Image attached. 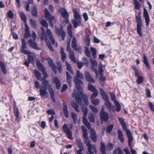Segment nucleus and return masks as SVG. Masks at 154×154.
Returning a JSON list of instances; mask_svg holds the SVG:
<instances>
[{"instance_id":"f257e3e1","label":"nucleus","mask_w":154,"mask_h":154,"mask_svg":"<svg viewBox=\"0 0 154 154\" xmlns=\"http://www.w3.org/2000/svg\"><path fill=\"white\" fill-rule=\"evenodd\" d=\"M36 62L38 69L42 72L43 75V78L40 80L42 82L40 90V95L42 97L47 98L48 96V94L47 91L46 89L47 88H48L52 100L55 102L54 91L52 89L51 85L49 84V82L45 79L48 76L45 71V69L39 60H36Z\"/></svg>"},{"instance_id":"f03ea898","label":"nucleus","mask_w":154,"mask_h":154,"mask_svg":"<svg viewBox=\"0 0 154 154\" xmlns=\"http://www.w3.org/2000/svg\"><path fill=\"white\" fill-rule=\"evenodd\" d=\"M83 136L84 138V142L88 147V154H94L93 152L95 153L97 152V149L94 145L91 144V141L88 137L87 131H83Z\"/></svg>"},{"instance_id":"7ed1b4c3","label":"nucleus","mask_w":154,"mask_h":154,"mask_svg":"<svg viewBox=\"0 0 154 154\" xmlns=\"http://www.w3.org/2000/svg\"><path fill=\"white\" fill-rule=\"evenodd\" d=\"M73 97H75L76 101L80 105L82 104V100L81 98V97L83 99L84 103L88 105V101L86 96L82 93H79V94L76 93L75 95V93L72 94Z\"/></svg>"},{"instance_id":"20e7f679","label":"nucleus","mask_w":154,"mask_h":154,"mask_svg":"<svg viewBox=\"0 0 154 154\" xmlns=\"http://www.w3.org/2000/svg\"><path fill=\"white\" fill-rule=\"evenodd\" d=\"M45 18L47 20H49V22L50 26L53 27L54 25L53 23H55L56 22L57 20L54 16H52L50 13L47 8H45Z\"/></svg>"},{"instance_id":"39448f33","label":"nucleus","mask_w":154,"mask_h":154,"mask_svg":"<svg viewBox=\"0 0 154 154\" xmlns=\"http://www.w3.org/2000/svg\"><path fill=\"white\" fill-rule=\"evenodd\" d=\"M32 36L33 40L32 39H29L28 42V45L34 49L39 50V48L37 47V44L35 42L37 38V35L35 32H32Z\"/></svg>"},{"instance_id":"423d86ee","label":"nucleus","mask_w":154,"mask_h":154,"mask_svg":"<svg viewBox=\"0 0 154 154\" xmlns=\"http://www.w3.org/2000/svg\"><path fill=\"white\" fill-rule=\"evenodd\" d=\"M63 130L68 139L71 140L73 139L72 132L71 130L68 128L67 125L66 124H64L63 125Z\"/></svg>"},{"instance_id":"0eeeda50","label":"nucleus","mask_w":154,"mask_h":154,"mask_svg":"<svg viewBox=\"0 0 154 154\" xmlns=\"http://www.w3.org/2000/svg\"><path fill=\"white\" fill-rule=\"evenodd\" d=\"M136 20L137 23V32L140 36H142V34L141 32V28L142 26V22L140 17H136Z\"/></svg>"},{"instance_id":"6e6552de","label":"nucleus","mask_w":154,"mask_h":154,"mask_svg":"<svg viewBox=\"0 0 154 154\" xmlns=\"http://www.w3.org/2000/svg\"><path fill=\"white\" fill-rule=\"evenodd\" d=\"M74 81L75 83L76 88L78 91V92L82 93L83 91V90L80 85L82 84V82L80 79H79L77 77H75V78Z\"/></svg>"},{"instance_id":"1a4fd4ad","label":"nucleus","mask_w":154,"mask_h":154,"mask_svg":"<svg viewBox=\"0 0 154 154\" xmlns=\"http://www.w3.org/2000/svg\"><path fill=\"white\" fill-rule=\"evenodd\" d=\"M132 69L133 70L134 72L135 75L137 76L138 77L136 81L137 84H141L143 82V78L142 76L139 75L137 70L135 66H132Z\"/></svg>"},{"instance_id":"9d476101","label":"nucleus","mask_w":154,"mask_h":154,"mask_svg":"<svg viewBox=\"0 0 154 154\" xmlns=\"http://www.w3.org/2000/svg\"><path fill=\"white\" fill-rule=\"evenodd\" d=\"M100 116L101 120V123L102 125L103 124V121L106 122L108 120L109 118V115L108 113L106 112L100 113Z\"/></svg>"},{"instance_id":"9b49d317","label":"nucleus","mask_w":154,"mask_h":154,"mask_svg":"<svg viewBox=\"0 0 154 154\" xmlns=\"http://www.w3.org/2000/svg\"><path fill=\"white\" fill-rule=\"evenodd\" d=\"M143 10V17L145 19L146 25L147 26H148L149 25V17L146 10L145 8H144Z\"/></svg>"},{"instance_id":"f8f14e48","label":"nucleus","mask_w":154,"mask_h":154,"mask_svg":"<svg viewBox=\"0 0 154 154\" xmlns=\"http://www.w3.org/2000/svg\"><path fill=\"white\" fill-rule=\"evenodd\" d=\"M128 138V144L129 146L131 147V142L133 140V137L130 130H128L125 131Z\"/></svg>"},{"instance_id":"ddd939ff","label":"nucleus","mask_w":154,"mask_h":154,"mask_svg":"<svg viewBox=\"0 0 154 154\" xmlns=\"http://www.w3.org/2000/svg\"><path fill=\"white\" fill-rule=\"evenodd\" d=\"M90 62L91 63V68L92 70L96 73L97 74V62L94 60H93L92 59H90Z\"/></svg>"},{"instance_id":"4468645a","label":"nucleus","mask_w":154,"mask_h":154,"mask_svg":"<svg viewBox=\"0 0 154 154\" xmlns=\"http://www.w3.org/2000/svg\"><path fill=\"white\" fill-rule=\"evenodd\" d=\"M48 61L49 66L51 67L52 70L55 74L57 73V71L56 69L55 66L52 60L50 57L48 59Z\"/></svg>"},{"instance_id":"2eb2a0df","label":"nucleus","mask_w":154,"mask_h":154,"mask_svg":"<svg viewBox=\"0 0 154 154\" xmlns=\"http://www.w3.org/2000/svg\"><path fill=\"white\" fill-rule=\"evenodd\" d=\"M47 33L49 38L52 42V45H54L55 43V39L52 35L51 32L50 30L49 29H47Z\"/></svg>"},{"instance_id":"dca6fc26","label":"nucleus","mask_w":154,"mask_h":154,"mask_svg":"<svg viewBox=\"0 0 154 154\" xmlns=\"http://www.w3.org/2000/svg\"><path fill=\"white\" fill-rule=\"evenodd\" d=\"M85 76L86 80L88 82L92 83H94L95 82V80L93 78L88 72H85Z\"/></svg>"},{"instance_id":"f3484780","label":"nucleus","mask_w":154,"mask_h":154,"mask_svg":"<svg viewBox=\"0 0 154 154\" xmlns=\"http://www.w3.org/2000/svg\"><path fill=\"white\" fill-rule=\"evenodd\" d=\"M41 29L42 33V34L40 36V38L42 41L45 40V41H47L48 40V37L46 33L45 30L42 27L41 28Z\"/></svg>"},{"instance_id":"a211bd4d","label":"nucleus","mask_w":154,"mask_h":154,"mask_svg":"<svg viewBox=\"0 0 154 154\" xmlns=\"http://www.w3.org/2000/svg\"><path fill=\"white\" fill-rule=\"evenodd\" d=\"M60 11L62 17L64 18L68 17L69 14L64 8H61L60 9Z\"/></svg>"},{"instance_id":"6ab92c4d","label":"nucleus","mask_w":154,"mask_h":154,"mask_svg":"<svg viewBox=\"0 0 154 154\" xmlns=\"http://www.w3.org/2000/svg\"><path fill=\"white\" fill-rule=\"evenodd\" d=\"M25 33L24 35V37L25 38H27L29 37H31V35L30 33L29 28L28 25L26 24L25 25Z\"/></svg>"},{"instance_id":"aec40b11","label":"nucleus","mask_w":154,"mask_h":154,"mask_svg":"<svg viewBox=\"0 0 154 154\" xmlns=\"http://www.w3.org/2000/svg\"><path fill=\"white\" fill-rule=\"evenodd\" d=\"M63 113L65 117L67 118L69 116V114L67 106L64 102H63Z\"/></svg>"},{"instance_id":"412c9836","label":"nucleus","mask_w":154,"mask_h":154,"mask_svg":"<svg viewBox=\"0 0 154 154\" xmlns=\"http://www.w3.org/2000/svg\"><path fill=\"white\" fill-rule=\"evenodd\" d=\"M90 137L94 142H96L97 141V136L95 130L92 129L91 130V134Z\"/></svg>"},{"instance_id":"4be33fe9","label":"nucleus","mask_w":154,"mask_h":154,"mask_svg":"<svg viewBox=\"0 0 154 154\" xmlns=\"http://www.w3.org/2000/svg\"><path fill=\"white\" fill-rule=\"evenodd\" d=\"M74 27L75 28H76L78 26L81 25V20H76L73 19L72 21Z\"/></svg>"},{"instance_id":"5701e85b","label":"nucleus","mask_w":154,"mask_h":154,"mask_svg":"<svg viewBox=\"0 0 154 154\" xmlns=\"http://www.w3.org/2000/svg\"><path fill=\"white\" fill-rule=\"evenodd\" d=\"M71 46L73 49L76 51L78 50L77 47V43L76 38L73 37L72 41Z\"/></svg>"},{"instance_id":"b1692460","label":"nucleus","mask_w":154,"mask_h":154,"mask_svg":"<svg viewBox=\"0 0 154 154\" xmlns=\"http://www.w3.org/2000/svg\"><path fill=\"white\" fill-rule=\"evenodd\" d=\"M74 14V19L76 20H82V18L79 13L76 11V10L74 9L73 10Z\"/></svg>"},{"instance_id":"393cba45","label":"nucleus","mask_w":154,"mask_h":154,"mask_svg":"<svg viewBox=\"0 0 154 154\" xmlns=\"http://www.w3.org/2000/svg\"><path fill=\"white\" fill-rule=\"evenodd\" d=\"M54 82L56 84V88L58 89H60L61 86L60 81L57 77H55L54 78Z\"/></svg>"},{"instance_id":"a878e982","label":"nucleus","mask_w":154,"mask_h":154,"mask_svg":"<svg viewBox=\"0 0 154 154\" xmlns=\"http://www.w3.org/2000/svg\"><path fill=\"white\" fill-rule=\"evenodd\" d=\"M118 134L119 139L122 143L123 142L125 139L122 131L120 129L118 130Z\"/></svg>"},{"instance_id":"bb28decb","label":"nucleus","mask_w":154,"mask_h":154,"mask_svg":"<svg viewBox=\"0 0 154 154\" xmlns=\"http://www.w3.org/2000/svg\"><path fill=\"white\" fill-rule=\"evenodd\" d=\"M60 29L57 28H55V31L57 35H61L65 33V32L63 30L62 26L60 25Z\"/></svg>"},{"instance_id":"cd10ccee","label":"nucleus","mask_w":154,"mask_h":154,"mask_svg":"<svg viewBox=\"0 0 154 154\" xmlns=\"http://www.w3.org/2000/svg\"><path fill=\"white\" fill-rule=\"evenodd\" d=\"M14 113L16 117V121L17 122L20 121V118L19 117V112L18 109L16 108L14 109Z\"/></svg>"},{"instance_id":"c85d7f7f","label":"nucleus","mask_w":154,"mask_h":154,"mask_svg":"<svg viewBox=\"0 0 154 154\" xmlns=\"http://www.w3.org/2000/svg\"><path fill=\"white\" fill-rule=\"evenodd\" d=\"M28 2H26L25 3L24 5V7L25 8V9L27 11H30L29 9V4H33V0H28Z\"/></svg>"},{"instance_id":"c756f323","label":"nucleus","mask_w":154,"mask_h":154,"mask_svg":"<svg viewBox=\"0 0 154 154\" xmlns=\"http://www.w3.org/2000/svg\"><path fill=\"white\" fill-rule=\"evenodd\" d=\"M119 119L124 130L125 131L128 130L127 129L126 124L125 122L124 119L121 118H119Z\"/></svg>"},{"instance_id":"7c9ffc66","label":"nucleus","mask_w":154,"mask_h":154,"mask_svg":"<svg viewBox=\"0 0 154 154\" xmlns=\"http://www.w3.org/2000/svg\"><path fill=\"white\" fill-rule=\"evenodd\" d=\"M72 26L71 23H69L68 26L67 28V32L69 36L71 38L73 36L72 33Z\"/></svg>"},{"instance_id":"2f4dec72","label":"nucleus","mask_w":154,"mask_h":154,"mask_svg":"<svg viewBox=\"0 0 154 154\" xmlns=\"http://www.w3.org/2000/svg\"><path fill=\"white\" fill-rule=\"evenodd\" d=\"M143 62L146 67L149 69H150V65L149 64L147 58L145 54H143Z\"/></svg>"},{"instance_id":"473e14b6","label":"nucleus","mask_w":154,"mask_h":154,"mask_svg":"<svg viewBox=\"0 0 154 154\" xmlns=\"http://www.w3.org/2000/svg\"><path fill=\"white\" fill-rule=\"evenodd\" d=\"M66 79L68 84L69 86H71L72 83V76L68 72H66Z\"/></svg>"},{"instance_id":"72a5a7b5","label":"nucleus","mask_w":154,"mask_h":154,"mask_svg":"<svg viewBox=\"0 0 154 154\" xmlns=\"http://www.w3.org/2000/svg\"><path fill=\"white\" fill-rule=\"evenodd\" d=\"M0 66L2 72L6 74L7 73L6 69L5 64L3 62L0 60Z\"/></svg>"},{"instance_id":"f704fd0d","label":"nucleus","mask_w":154,"mask_h":154,"mask_svg":"<svg viewBox=\"0 0 154 154\" xmlns=\"http://www.w3.org/2000/svg\"><path fill=\"white\" fill-rule=\"evenodd\" d=\"M35 56L34 54H30L28 55V59L27 60L29 61V62L31 63L32 64H34V59Z\"/></svg>"},{"instance_id":"c9c22d12","label":"nucleus","mask_w":154,"mask_h":154,"mask_svg":"<svg viewBox=\"0 0 154 154\" xmlns=\"http://www.w3.org/2000/svg\"><path fill=\"white\" fill-rule=\"evenodd\" d=\"M100 151L102 154H106V148L104 143L103 142H100Z\"/></svg>"},{"instance_id":"e433bc0d","label":"nucleus","mask_w":154,"mask_h":154,"mask_svg":"<svg viewBox=\"0 0 154 154\" xmlns=\"http://www.w3.org/2000/svg\"><path fill=\"white\" fill-rule=\"evenodd\" d=\"M76 143L79 149H84L83 143L80 139L77 140Z\"/></svg>"},{"instance_id":"4c0bfd02","label":"nucleus","mask_w":154,"mask_h":154,"mask_svg":"<svg viewBox=\"0 0 154 154\" xmlns=\"http://www.w3.org/2000/svg\"><path fill=\"white\" fill-rule=\"evenodd\" d=\"M61 53L62 56V60L63 61H64L66 59V53L64 52V49L63 48H61Z\"/></svg>"},{"instance_id":"58836bf2","label":"nucleus","mask_w":154,"mask_h":154,"mask_svg":"<svg viewBox=\"0 0 154 154\" xmlns=\"http://www.w3.org/2000/svg\"><path fill=\"white\" fill-rule=\"evenodd\" d=\"M66 64L67 66V70L69 71L71 74H73L74 73L71 68L70 65L66 61Z\"/></svg>"},{"instance_id":"ea45409f","label":"nucleus","mask_w":154,"mask_h":154,"mask_svg":"<svg viewBox=\"0 0 154 154\" xmlns=\"http://www.w3.org/2000/svg\"><path fill=\"white\" fill-rule=\"evenodd\" d=\"M105 105L106 108L109 111H111L112 110V106L111 104L109 102V100L107 101H106L105 103Z\"/></svg>"},{"instance_id":"a19ab883","label":"nucleus","mask_w":154,"mask_h":154,"mask_svg":"<svg viewBox=\"0 0 154 154\" xmlns=\"http://www.w3.org/2000/svg\"><path fill=\"white\" fill-rule=\"evenodd\" d=\"M134 4L135 5V8L137 10H139L141 7V5L139 2L136 0H134Z\"/></svg>"},{"instance_id":"79ce46f5","label":"nucleus","mask_w":154,"mask_h":154,"mask_svg":"<svg viewBox=\"0 0 154 154\" xmlns=\"http://www.w3.org/2000/svg\"><path fill=\"white\" fill-rule=\"evenodd\" d=\"M88 89L90 91L92 92L95 91L96 90H97L95 87L90 83L88 84Z\"/></svg>"},{"instance_id":"37998d69","label":"nucleus","mask_w":154,"mask_h":154,"mask_svg":"<svg viewBox=\"0 0 154 154\" xmlns=\"http://www.w3.org/2000/svg\"><path fill=\"white\" fill-rule=\"evenodd\" d=\"M47 40H48L47 41H45L46 42V44L48 46V47L51 51L54 52V50L53 48L52 47L51 44L48 38H47Z\"/></svg>"},{"instance_id":"c03bdc74","label":"nucleus","mask_w":154,"mask_h":154,"mask_svg":"<svg viewBox=\"0 0 154 154\" xmlns=\"http://www.w3.org/2000/svg\"><path fill=\"white\" fill-rule=\"evenodd\" d=\"M20 14L21 20L24 22V23H26V18L24 13L23 12H20Z\"/></svg>"},{"instance_id":"a18cd8bd","label":"nucleus","mask_w":154,"mask_h":154,"mask_svg":"<svg viewBox=\"0 0 154 154\" xmlns=\"http://www.w3.org/2000/svg\"><path fill=\"white\" fill-rule=\"evenodd\" d=\"M34 72L35 74L37 79L38 80H39L41 77V74L36 69L34 70Z\"/></svg>"},{"instance_id":"49530a36","label":"nucleus","mask_w":154,"mask_h":154,"mask_svg":"<svg viewBox=\"0 0 154 154\" xmlns=\"http://www.w3.org/2000/svg\"><path fill=\"white\" fill-rule=\"evenodd\" d=\"M88 119L90 122L94 123L95 122L94 117L93 113H90L88 115Z\"/></svg>"},{"instance_id":"de8ad7c7","label":"nucleus","mask_w":154,"mask_h":154,"mask_svg":"<svg viewBox=\"0 0 154 154\" xmlns=\"http://www.w3.org/2000/svg\"><path fill=\"white\" fill-rule=\"evenodd\" d=\"M32 14L34 17H37V11L35 6H34L33 7L32 11Z\"/></svg>"},{"instance_id":"09e8293b","label":"nucleus","mask_w":154,"mask_h":154,"mask_svg":"<svg viewBox=\"0 0 154 154\" xmlns=\"http://www.w3.org/2000/svg\"><path fill=\"white\" fill-rule=\"evenodd\" d=\"M71 116L72 118L74 123H75L77 121V115L76 114L74 113L73 112H72Z\"/></svg>"},{"instance_id":"8fccbe9b","label":"nucleus","mask_w":154,"mask_h":154,"mask_svg":"<svg viewBox=\"0 0 154 154\" xmlns=\"http://www.w3.org/2000/svg\"><path fill=\"white\" fill-rule=\"evenodd\" d=\"M69 57L72 61L75 63L76 62V59L74 56V52H71L69 54Z\"/></svg>"},{"instance_id":"3c124183","label":"nucleus","mask_w":154,"mask_h":154,"mask_svg":"<svg viewBox=\"0 0 154 154\" xmlns=\"http://www.w3.org/2000/svg\"><path fill=\"white\" fill-rule=\"evenodd\" d=\"M72 107L74 108L75 110L77 112H79V110L78 109V105L75 102H72L71 103Z\"/></svg>"},{"instance_id":"603ef678","label":"nucleus","mask_w":154,"mask_h":154,"mask_svg":"<svg viewBox=\"0 0 154 154\" xmlns=\"http://www.w3.org/2000/svg\"><path fill=\"white\" fill-rule=\"evenodd\" d=\"M84 40L85 42L86 43V45L88 47L90 43V40L88 36H86L84 38Z\"/></svg>"},{"instance_id":"864d4df0","label":"nucleus","mask_w":154,"mask_h":154,"mask_svg":"<svg viewBox=\"0 0 154 154\" xmlns=\"http://www.w3.org/2000/svg\"><path fill=\"white\" fill-rule=\"evenodd\" d=\"M118 152V154H123L120 148L118 147L117 149H115L113 152V154H117V152Z\"/></svg>"},{"instance_id":"5fc2aeb1","label":"nucleus","mask_w":154,"mask_h":154,"mask_svg":"<svg viewBox=\"0 0 154 154\" xmlns=\"http://www.w3.org/2000/svg\"><path fill=\"white\" fill-rule=\"evenodd\" d=\"M91 101L94 105L96 106L99 105L100 103V100L98 99L91 100Z\"/></svg>"},{"instance_id":"6e6d98bb","label":"nucleus","mask_w":154,"mask_h":154,"mask_svg":"<svg viewBox=\"0 0 154 154\" xmlns=\"http://www.w3.org/2000/svg\"><path fill=\"white\" fill-rule=\"evenodd\" d=\"M76 75L78 78H79L81 79H84V76L83 74L78 70L77 71Z\"/></svg>"},{"instance_id":"4d7b16f0","label":"nucleus","mask_w":154,"mask_h":154,"mask_svg":"<svg viewBox=\"0 0 154 154\" xmlns=\"http://www.w3.org/2000/svg\"><path fill=\"white\" fill-rule=\"evenodd\" d=\"M85 52L86 53V56L89 57H91V54L88 48V47H85Z\"/></svg>"},{"instance_id":"13d9d810","label":"nucleus","mask_w":154,"mask_h":154,"mask_svg":"<svg viewBox=\"0 0 154 154\" xmlns=\"http://www.w3.org/2000/svg\"><path fill=\"white\" fill-rule=\"evenodd\" d=\"M41 25L46 28H48V25L45 20H42L41 21Z\"/></svg>"},{"instance_id":"bf43d9fd","label":"nucleus","mask_w":154,"mask_h":154,"mask_svg":"<svg viewBox=\"0 0 154 154\" xmlns=\"http://www.w3.org/2000/svg\"><path fill=\"white\" fill-rule=\"evenodd\" d=\"M94 93L92 94L91 96V98L92 100H93V98H95L98 95V93L97 90H96L95 91L93 92Z\"/></svg>"},{"instance_id":"052dcab7","label":"nucleus","mask_w":154,"mask_h":154,"mask_svg":"<svg viewBox=\"0 0 154 154\" xmlns=\"http://www.w3.org/2000/svg\"><path fill=\"white\" fill-rule=\"evenodd\" d=\"M115 104L117 107L116 111L118 112L120 111L121 110V106L119 102H115Z\"/></svg>"},{"instance_id":"680f3d73","label":"nucleus","mask_w":154,"mask_h":154,"mask_svg":"<svg viewBox=\"0 0 154 154\" xmlns=\"http://www.w3.org/2000/svg\"><path fill=\"white\" fill-rule=\"evenodd\" d=\"M110 94L111 100L114 102V103H115V102H118L116 100L115 94H114L111 93H110Z\"/></svg>"},{"instance_id":"e2e57ef3","label":"nucleus","mask_w":154,"mask_h":154,"mask_svg":"<svg viewBox=\"0 0 154 154\" xmlns=\"http://www.w3.org/2000/svg\"><path fill=\"white\" fill-rule=\"evenodd\" d=\"M84 125L88 129H90L91 128V126L90 123L88 121V120H85L83 121Z\"/></svg>"},{"instance_id":"0e129e2a","label":"nucleus","mask_w":154,"mask_h":154,"mask_svg":"<svg viewBox=\"0 0 154 154\" xmlns=\"http://www.w3.org/2000/svg\"><path fill=\"white\" fill-rule=\"evenodd\" d=\"M113 126V125H111L108 126L106 129V131L107 133H110L112 130Z\"/></svg>"},{"instance_id":"69168bd1","label":"nucleus","mask_w":154,"mask_h":154,"mask_svg":"<svg viewBox=\"0 0 154 154\" xmlns=\"http://www.w3.org/2000/svg\"><path fill=\"white\" fill-rule=\"evenodd\" d=\"M90 107L92 111L94 113H96L98 112V110L94 106L90 105Z\"/></svg>"},{"instance_id":"338daca9","label":"nucleus","mask_w":154,"mask_h":154,"mask_svg":"<svg viewBox=\"0 0 154 154\" xmlns=\"http://www.w3.org/2000/svg\"><path fill=\"white\" fill-rule=\"evenodd\" d=\"M113 144L111 143H108L106 145L107 149L109 151H110V150H112L113 148Z\"/></svg>"},{"instance_id":"774afa93","label":"nucleus","mask_w":154,"mask_h":154,"mask_svg":"<svg viewBox=\"0 0 154 154\" xmlns=\"http://www.w3.org/2000/svg\"><path fill=\"white\" fill-rule=\"evenodd\" d=\"M47 113L49 115H54L55 113L54 110L52 109H50L47 112Z\"/></svg>"}]
</instances>
